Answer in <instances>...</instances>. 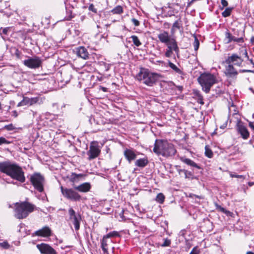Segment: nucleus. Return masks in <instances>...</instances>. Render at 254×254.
Listing matches in <instances>:
<instances>
[{
  "label": "nucleus",
  "mask_w": 254,
  "mask_h": 254,
  "mask_svg": "<svg viewBox=\"0 0 254 254\" xmlns=\"http://www.w3.org/2000/svg\"><path fill=\"white\" fill-rule=\"evenodd\" d=\"M0 171L21 183L25 181L24 172L21 167L16 163H12L10 161L1 162Z\"/></svg>",
  "instance_id": "f257e3e1"
},
{
  "label": "nucleus",
  "mask_w": 254,
  "mask_h": 254,
  "mask_svg": "<svg viewBox=\"0 0 254 254\" xmlns=\"http://www.w3.org/2000/svg\"><path fill=\"white\" fill-rule=\"evenodd\" d=\"M153 151L157 154L162 155L165 157L174 156L176 150L173 144L168 142L167 140H156Z\"/></svg>",
  "instance_id": "f03ea898"
},
{
  "label": "nucleus",
  "mask_w": 254,
  "mask_h": 254,
  "mask_svg": "<svg viewBox=\"0 0 254 254\" xmlns=\"http://www.w3.org/2000/svg\"><path fill=\"white\" fill-rule=\"evenodd\" d=\"M160 77V74L145 68L141 69L136 76L138 80L149 86H152Z\"/></svg>",
  "instance_id": "7ed1b4c3"
},
{
  "label": "nucleus",
  "mask_w": 254,
  "mask_h": 254,
  "mask_svg": "<svg viewBox=\"0 0 254 254\" xmlns=\"http://www.w3.org/2000/svg\"><path fill=\"white\" fill-rule=\"evenodd\" d=\"M34 205L28 202L16 203L14 208V216L19 219L26 218L34 211Z\"/></svg>",
  "instance_id": "20e7f679"
},
{
  "label": "nucleus",
  "mask_w": 254,
  "mask_h": 254,
  "mask_svg": "<svg viewBox=\"0 0 254 254\" xmlns=\"http://www.w3.org/2000/svg\"><path fill=\"white\" fill-rule=\"evenodd\" d=\"M198 81L202 87V89L208 93L211 87L216 82L214 76L210 73H203L198 78Z\"/></svg>",
  "instance_id": "39448f33"
},
{
  "label": "nucleus",
  "mask_w": 254,
  "mask_h": 254,
  "mask_svg": "<svg viewBox=\"0 0 254 254\" xmlns=\"http://www.w3.org/2000/svg\"><path fill=\"white\" fill-rule=\"evenodd\" d=\"M30 181L35 189L40 192L43 191L45 179L43 176L39 173H35L31 176Z\"/></svg>",
  "instance_id": "423d86ee"
},
{
  "label": "nucleus",
  "mask_w": 254,
  "mask_h": 254,
  "mask_svg": "<svg viewBox=\"0 0 254 254\" xmlns=\"http://www.w3.org/2000/svg\"><path fill=\"white\" fill-rule=\"evenodd\" d=\"M60 188L62 193L65 198L74 201L80 200V195L73 189L64 188L63 186H61Z\"/></svg>",
  "instance_id": "0eeeda50"
},
{
  "label": "nucleus",
  "mask_w": 254,
  "mask_h": 254,
  "mask_svg": "<svg viewBox=\"0 0 254 254\" xmlns=\"http://www.w3.org/2000/svg\"><path fill=\"white\" fill-rule=\"evenodd\" d=\"M42 60L38 57H29L23 61V64L32 69L40 67L42 64Z\"/></svg>",
  "instance_id": "6e6552de"
},
{
  "label": "nucleus",
  "mask_w": 254,
  "mask_h": 254,
  "mask_svg": "<svg viewBox=\"0 0 254 254\" xmlns=\"http://www.w3.org/2000/svg\"><path fill=\"white\" fill-rule=\"evenodd\" d=\"M100 153V149L97 142H92L90 146L89 150L87 152L88 160H91L97 157Z\"/></svg>",
  "instance_id": "1a4fd4ad"
},
{
  "label": "nucleus",
  "mask_w": 254,
  "mask_h": 254,
  "mask_svg": "<svg viewBox=\"0 0 254 254\" xmlns=\"http://www.w3.org/2000/svg\"><path fill=\"white\" fill-rule=\"evenodd\" d=\"M68 214L69 215V219L72 222L75 230H78L80 228V216L77 215L75 211L72 208L69 209Z\"/></svg>",
  "instance_id": "9d476101"
},
{
  "label": "nucleus",
  "mask_w": 254,
  "mask_h": 254,
  "mask_svg": "<svg viewBox=\"0 0 254 254\" xmlns=\"http://www.w3.org/2000/svg\"><path fill=\"white\" fill-rule=\"evenodd\" d=\"M37 248L42 254H57L56 251L46 244H38L37 245Z\"/></svg>",
  "instance_id": "9b49d317"
},
{
  "label": "nucleus",
  "mask_w": 254,
  "mask_h": 254,
  "mask_svg": "<svg viewBox=\"0 0 254 254\" xmlns=\"http://www.w3.org/2000/svg\"><path fill=\"white\" fill-rule=\"evenodd\" d=\"M243 62V60L242 58L236 54H233L231 56L228 57L225 61L227 64H233L238 66H241Z\"/></svg>",
  "instance_id": "f8f14e48"
},
{
  "label": "nucleus",
  "mask_w": 254,
  "mask_h": 254,
  "mask_svg": "<svg viewBox=\"0 0 254 254\" xmlns=\"http://www.w3.org/2000/svg\"><path fill=\"white\" fill-rule=\"evenodd\" d=\"M237 130L241 134L244 139H247L249 136V132L247 127L244 126L243 123L239 122L237 125Z\"/></svg>",
  "instance_id": "ddd939ff"
},
{
  "label": "nucleus",
  "mask_w": 254,
  "mask_h": 254,
  "mask_svg": "<svg viewBox=\"0 0 254 254\" xmlns=\"http://www.w3.org/2000/svg\"><path fill=\"white\" fill-rule=\"evenodd\" d=\"M51 230L48 227H44L42 229L36 231L32 234L33 236H38L44 237L50 236Z\"/></svg>",
  "instance_id": "4468645a"
},
{
  "label": "nucleus",
  "mask_w": 254,
  "mask_h": 254,
  "mask_svg": "<svg viewBox=\"0 0 254 254\" xmlns=\"http://www.w3.org/2000/svg\"><path fill=\"white\" fill-rule=\"evenodd\" d=\"M74 52L78 57L82 59L86 60L88 58V52L87 49L84 47L81 46L76 48Z\"/></svg>",
  "instance_id": "2eb2a0df"
},
{
  "label": "nucleus",
  "mask_w": 254,
  "mask_h": 254,
  "mask_svg": "<svg viewBox=\"0 0 254 254\" xmlns=\"http://www.w3.org/2000/svg\"><path fill=\"white\" fill-rule=\"evenodd\" d=\"M225 73L227 77H232L236 76L238 74V72L233 65L229 64L225 67Z\"/></svg>",
  "instance_id": "dca6fc26"
},
{
  "label": "nucleus",
  "mask_w": 254,
  "mask_h": 254,
  "mask_svg": "<svg viewBox=\"0 0 254 254\" xmlns=\"http://www.w3.org/2000/svg\"><path fill=\"white\" fill-rule=\"evenodd\" d=\"M158 38L162 43L165 44L170 42L172 40L175 39L173 38H171L169 35L168 32L165 31H163L162 32L158 34Z\"/></svg>",
  "instance_id": "f3484780"
},
{
  "label": "nucleus",
  "mask_w": 254,
  "mask_h": 254,
  "mask_svg": "<svg viewBox=\"0 0 254 254\" xmlns=\"http://www.w3.org/2000/svg\"><path fill=\"white\" fill-rule=\"evenodd\" d=\"M167 46V50L175 51L177 54L179 52V49L175 39L171 40L170 42L165 44Z\"/></svg>",
  "instance_id": "a211bd4d"
},
{
  "label": "nucleus",
  "mask_w": 254,
  "mask_h": 254,
  "mask_svg": "<svg viewBox=\"0 0 254 254\" xmlns=\"http://www.w3.org/2000/svg\"><path fill=\"white\" fill-rule=\"evenodd\" d=\"M112 243L111 240L107 239L103 237L101 242V248L105 254H108L109 246Z\"/></svg>",
  "instance_id": "6ab92c4d"
},
{
  "label": "nucleus",
  "mask_w": 254,
  "mask_h": 254,
  "mask_svg": "<svg viewBox=\"0 0 254 254\" xmlns=\"http://www.w3.org/2000/svg\"><path fill=\"white\" fill-rule=\"evenodd\" d=\"M75 190L80 192H86L90 190L91 185L89 183H84L74 187Z\"/></svg>",
  "instance_id": "aec40b11"
},
{
  "label": "nucleus",
  "mask_w": 254,
  "mask_h": 254,
  "mask_svg": "<svg viewBox=\"0 0 254 254\" xmlns=\"http://www.w3.org/2000/svg\"><path fill=\"white\" fill-rule=\"evenodd\" d=\"M124 155L127 159L130 162L135 159L136 155L133 151L130 149H126L124 151Z\"/></svg>",
  "instance_id": "412c9836"
},
{
  "label": "nucleus",
  "mask_w": 254,
  "mask_h": 254,
  "mask_svg": "<svg viewBox=\"0 0 254 254\" xmlns=\"http://www.w3.org/2000/svg\"><path fill=\"white\" fill-rule=\"evenodd\" d=\"M148 163V160L147 158H140L135 162V166L141 168L145 167Z\"/></svg>",
  "instance_id": "4be33fe9"
},
{
  "label": "nucleus",
  "mask_w": 254,
  "mask_h": 254,
  "mask_svg": "<svg viewBox=\"0 0 254 254\" xmlns=\"http://www.w3.org/2000/svg\"><path fill=\"white\" fill-rule=\"evenodd\" d=\"M181 161L188 165L195 167L198 169H200L199 166H198L197 164H196L194 162L190 159L182 158Z\"/></svg>",
  "instance_id": "5701e85b"
},
{
  "label": "nucleus",
  "mask_w": 254,
  "mask_h": 254,
  "mask_svg": "<svg viewBox=\"0 0 254 254\" xmlns=\"http://www.w3.org/2000/svg\"><path fill=\"white\" fill-rule=\"evenodd\" d=\"M215 205L216 208L218 210L225 213L227 216H230V217H234V215L233 212H232L230 211L227 210L224 208H223V207H221L220 205H218L217 203H215Z\"/></svg>",
  "instance_id": "b1692460"
},
{
  "label": "nucleus",
  "mask_w": 254,
  "mask_h": 254,
  "mask_svg": "<svg viewBox=\"0 0 254 254\" xmlns=\"http://www.w3.org/2000/svg\"><path fill=\"white\" fill-rule=\"evenodd\" d=\"M23 99L26 105H32L36 103L39 100V99L37 97H34L31 98H29L28 97H24Z\"/></svg>",
  "instance_id": "393cba45"
},
{
  "label": "nucleus",
  "mask_w": 254,
  "mask_h": 254,
  "mask_svg": "<svg viewBox=\"0 0 254 254\" xmlns=\"http://www.w3.org/2000/svg\"><path fill=\"white\" fill-rule=\"evenodd\" d=\"M182 25V21L181 18H180L179 19L177 20L173 23L172 27L171 28V33L174 34L176 31V29H180V27Z\"/></svg>",
  "instance_id": "a878e982"
},
{
  "label": "nucleus",
  "mask_w": 254,
  "mask_h": 254,
  "mask_svg": "<svg viewBox=\"0 0 254 254\" xmlns=\"http://www.w3.org/2000/svg\"><path fill=\"white\" fill-rule=\"evenodd\" d=\"M168 65L175 72L179 74H183V71L182 70L178 68L175 64L171 62L170 61H168Z\"/></svg>",
  "instance_id": "bb28decb"
},
{
  "label": "nucleus",
  "mask_w": 254,
  "mask_h": 254,
  "mask_svg": "<svg viewBox=\"0 0 254 254\" xmlns=\"http://www.w3.org/2000/svg\"><path fill=\"white\" fill-rule=\"evenodd\" d=\"M11 30V27H8L4 28H0V35L2 38L5 40V37L3 35H7Z\"/></svg>",
  "instance_id": "cd10ccee"
},
{
  "label": "nucleus",
  "mask_w": 254,
  "mask_h": 254,
  "mask_svg": "<svg viewBox=\"0 0 254 254\" xmlns=\"http://www.w3.org/2000/svg\"><path fill=\"white\" fill-rule=\"evenodd\" d=\"M123 12V7L120 5H118L111 10V12L113 14H120Z\"/></svg>",
  "instance_id": "c85d7f7f"
},
{
  "label": "nucleus",
  "mask_w": 254,
  "mask_h": 254,
  "mask_svg": "<svg viewBox=\"0 0 254 254\" xmlns=\"http://www.w3.org/2000/svg\"><path fill=\"white\" fill-rule=\"evenodd\" d=\"M130 38L132 39V41L135 46L139 47L141 45V43L136 36L132 35L130 37Z\"/></svg>",
  "instance_id": "c756f323"
},
{
  "label": "nucleus",
  "mask_w": 254,
  "mask_h": 254,
  "mask_svg": "<svg viewBox=\"0 0 254 254\" xmlns=\"http://www.w3.org/2000/svg\"><path fill=\"white\" fill-rule=\"evenodd\" d=\"M233 7H227L222 13V15L224 17H227L230 15L232 11Z\"/></svg>",
  "instance_id": "7c9ffc66"
},
{
  "label": "nucleus",
  "mask_w": 254,
  "mask_h": 254,
  "mask_svg": "<svg viewBox=\"0 0 254 254\" xmlns=\"http://www.w3.org/2000/svg\"><path fill=\"white\" fill-rule=\"evenodd\" d=\"M165 199L164 194L162 193H159L157 194L156 197V200L159 203H163Z\"/></svg>",
  "instance_id": "2f4dec72"
},
{
  "label": "nucleus",
  "mask_w": 254,
  "mask_h": 254,
  "mask_svg": "<svg viewBox=\"0 0 254 254\" xmlns=\"http://www.w3.org/2000/svg\"><path fill=\"white\" fill-rule=\"evenodd\" d=\"M83 175L81 174H77L75 173H72L70 176V181L71 182H74L80 177H82Z\"/></svg>",
  "instance_id": "473e14b6"
},
{
  "label": "nucleus",
  "mask_w": 254,
  "mask_h": 254,
  "mask_svg": "<svg viewBox=\"0 0 254 254\" xmlns=\"http://www.w3.org/2000/svg\"><path fill=\"white\" fill-rule=\"evenodd\" d=\"M119 236V233L117 231H113L111 232H110L106 235L104 236V237L107 238V239H109V238L111 237H116Z\"/></svg>",
  "instance_id": "72a5a7b5"
},
{
  "label": "nucleus",
  "mask_w": 254,
  "mask_h": 254,
  "mask_svg": "<svg viewBox=\"0 0 254 254\" xmlns=\"http://www.w3.org/2000/svg\"><path fill=\"white\" fill-rule=\"evenodd\" d=\"M225 35L227 43H230L232 41V38L233 36H232L230 32L228 31L226 32Z\"/></svg>",
  "instance_id": "f704fd0d"
},
{
  "label": "nucleus",
  "mask_w": 254,
  "mask_h": 254,
  "mask_svg": "<svg viewBox=\"0 0 254 254\" xmlns=\"http://www.w3.org/2000/svg\"><path fill=\"white\" fill-rule=\"evenodd\" d=\"M205 154L209 158H212L213 155L212 151L207 146L205 147Z\"/></svg>",
  "instance_id": "c9c22d12"
},
{
  "label": "nucleus",
  "mask_w": 254,
  "mask_h": 254,
  "mask_svg": "<svg viewBox=\"0 0 254 254\" xmlns=\"http://www.w3.org/2000/svg\"><path fill=\"white\" fill-rule=\"evenodd\" d=\"M0 247L4 249H8L10 248V245L7 243V241L0 243Z\"/></svg>",
  "instance_id": "e433bc0d"
},
{
  "label": "nucleus",
  "mask_w": 254,
  "mask_h": 254,
  "mask_svg": "<svg viewBox=\"0 0 254 254\" xmlns=\"http://www.w3.org/2000/svg\"><path fill=\"white\" fill-rule=\"evenodd\" d=\"M199 42L196 37L194 36V41L193 42V47L195 51H197L199 48Z\"/></svg>",
  "instance_id": "4c0bfd02"
},
{
  "label": "nucleus",
  "mask_w": 254,
  "mask_h": 254,
  "mask_svg": "<svg viewBox=\"0 0 254 254\" xmlns=\"http://www.w3.org/2000/svg\"><path fill=\"white\" fill-rule=\"evenodd\" d=\"M4 128L7 130H12L14 129L15 128L13 126L12 124H9V125L5 126L4 127Z\"/></svg>",
  "instance_id": "58836bf2"
},
{
  "label": "nucleus",
  "mask_w": 254,
  "mask_h": 254,
  "mask_svg": "<svg viewBox=\"0 0 254 254\" xmlns=\"http://www.w3.org/2000/svg\"><path fill=\"white\" fill-rule=\"evenodd\" d=\"M10 142L3 137H0V145L3 144H9Z\"/></svg>",
  "instance_id": "ea45409f"
},
{
  "label": "nucleus",
  "mask_w": 254,
  "mask_h": 254,
  "mask_svg": "<svg viewBox=\"0 0 254 254\" xmlns=\"http://www.w3.org/2000/svg\"><path fill=\"white\" fill-rule=\"evenodd\" d=\"M171 244V241L169 239H165L163 243L161 245L162 247H165L169 246Z\"/></svg>",
  "instance_id": "a19ab883"
},
{
  "label": "nucleus",
  "mask_w": 254,
  "mask_h": 254,
  "mask_svg": "<svg viewBox=\"0 0 254 254\" xmlns=\"http://www.w3.org/2000/svg\"><path fill=\"white\" fill-rule=\"evenodd\" d=\"M190 254H200V251L197 250V247H194Z\"/></svg>",
  "instance_id": "79ce46f5"
},
{
  "label": "nucleus",
  "mask_w": 254,
  "mask_h": 254,
  "mask_svg": "<svg viewBox=\"0 0 254 254\" xmlns=\"http://www.w3.org/2000/svg\"><path fill=\"white\" fill-rule=\"evenodd\" d=\"M88 9L89 10L92 11L94 13H97V9L94 7V6L93 4H90L89 5Z\"/></svg>",
  "instance_id": "37998d69"
},
{
  "label": "nucleus",
  "mask_w": 254,
  "mask_h": 254,
  "mask_svg": "<svg viewBox=\"0 0 254 254\" xmlns=\"http://www.w3.org/2000/svg\"><path fill=\"white\" fill-rule=\"evenodd\" d=\"M195 94H196V95H197L198 96V100H200L199 103L201 104H203V102L202 101V100H203L202 96L200 94L199 92L196 91L195 93Z\"/></svg>",
  "instance_id": "c03bdc74"
},
{
  "label": "nucleus",
  "mask_w": 254,
  "mask_h": 254,
  "mask_svg": "<svg viewBox=\"0 0 254 254\" xmlns=\"http://www.w3.org/2000/svg\"><path fill=\"white\" fill-rule=\"evenodd\" d=\"M173 55V51L171 50H166L165 55L167 58L171 57Z\"/></svg>",
  "instance_id": "a18cd8bd"
},
{
  "label": "nucleus",
  "mask_w": 254,
  "mask_h": 254,
  "mask_svg": "<svg viewBox=\"0 0 254 254\" xmlns=\"http://www.w3.org/2000/svg\"><path fill=\"white\" fill-rule=\"evenodd\" d=\"M188 196L189 197H190V198H194V197L195 198H198L199 199H202V197L201 196L197 195H195V194H193V193H190L189 195H188Z\"/></svg>",
  "instance_id": "49530a36"
},
{
  "label": "nucleus",
  "mask_w": 254,
  "mask_h": 254,
  "mask_svg": "<svg viewBox=\"0 0 254 254\" xmlns=\"http://www.w3.org/2000/svg\"><path fill=\"white\" fill-rule=\"evenodd\" d=\"M221 3L223 5V7L221 8V9H222L224 7L227 6L228 4L226 0H221Z\"/></svg>",
  "instance_id": "de8ad7c7"
},
{
  "label": "nucleus",
  "mask_w": 254,
  "mask_h": 254,
  "mask_svg": "<svg viewBox=\"0 0 254 254\" xmlns=\"http://www.w3.org/2000/svg\"><path fill=\"white\" fill-rule=\"evenodd\" d=\"M131 21L133 23V24L134 25V26H139V22L138 20L135 19V18H132L131 19Z\"/></svg>",
  "instance_id": "09e8293b"
},
{
  "label": "nucleus",
  "mask_w": 254,
  "mask_h": 254,
  "mask_svg": "<svg viewBox=\"0 0 254 254\" xmlns=\"http://www.w3.org/2000/svg\"><path fill=\"white\" fill-rule=\"evenodd\" d=\"M178 172H179V174H181V173H184L185 174V177L186 178L187 177L188 171H187L185 169H180L178 170Z\"/></svg>",
  "instance_id": "8fccbe9b"
},
{
  "label": "nucleus",
  "mask_w": 254,
  "mask_h": 254,
  "mask_svg": "<svg viewBox=\"0 0 254 254\" xmlns=\"http://www.w3.org/2000/svg\"><path fill=\"white\" fill-rule=\"evenodd\" d=\"M236 42L237 43H243L244 39L243 37L237 38L236 39Z\"/></svg>",
  "instance_id": "3c124183"
},
{
  "label": "nucleus",
  "mask_w": 254,
  "mask_h": 254,
  "mask_svg": "<svg viewBox=\"0 0 254 254\" xmlns=\"http://www.w3.org/2000/svg\"><path fill=\"white\" fill-rule=\"evenodd\" d=\"M230 176L232 177V178H243V176L242 175H236V174H230Z\"/></svg>",
  "instance_id": "603ef678"
},
{
  "label": "nucleus",
  "mask_w": 254,
  "mask_h": 254,
  "mask_svg": "<svg viewBox=\"0 0 254 254\" xmlns=\"http://www.w3.org/2000/svg\"><path fill=\"white\" fill-rule=\"evenodd\" d=\"M241 72H253L254 73V71L252 70H249V69H243L241 70Z\"/></svg>",
  "instance_id": "864d4df0"
},
{
  "label": "nucleus",
  "mask_w": 254,
  "mask_h": 254,
  "mask_svg": "<svg viewBox=\"0 0 254 254\" xmlns=\"http://www.w3.org/2000/svg\"><path fill=\"white\" fill-rule=\"evenodd\" d=\"M24 105H26L25 104V102H24V99L21 102H20L18 103V104L17 105V106L18 107L22 106H24Z\"/></svg>",
  "instance_id": "5fc2aeb1"
},
{
  "label": "nucleus",
  "mask_w": 254,
  "mask_h": 254,
  "mask_svg": "<svg viewBox=\"0 0 254 254\" xmlns=\"http://www.w3.org/2000/svg\"><path fill=\"white\" fill-rule=\"evenodd\" d=\"M100 89L101 90H102L104 92H107V88L105 87L100 86Z\"/></svg>",
  "instance_id": "6e6d98bb"
},
{
  "label": "nucleus",
  "mask_w": 254,
  "mask_h": 254,
  "mask_svg": "<svg viewBox=\"0 0 254 254\" xmlns=\"http://www.w3.org/2000/svg\"><path fill=\"white\" fill-rule=\"evenodd\" d=\"M249 126L250 127L254 129V123L253 122H250L249 123Z\"/></svg>",
  "instance_id": "4d7b16f0"
},
{
  "label": "nucleus",
  "mask_w": 254,
  "mask_h": 254,
  "mask_svg": "<svg viewBox=\"0 0 254 254\" xmlns=\"http://www.w3.org/2000/svg\"><path fill=\"white\" fill-rule=\"evenodd\" d=\"M12 113H13V116L14 117H16L18 116V114H17V112L16 111H13L12 112Z\"/></svg>",
  "instance_id": "13d9d810"
},
{
  "label": "nucleus",
  "mask_w": 254,
  "mask_h": 254,
  "mask_svg": "<svg viewBox=\"0 0 254 254\" xmlns=\"http://www.w3.org/2000/svg\"><path fill=\"white\" fill-rule=\"evenodd\" d=\"M251 42L252 44H254V36L251 37Z\"/></svg>",
  "instance_id": "bf43d9fd"
},
{
  "label": "nucleus",
  "mask_w": 254,
  "mask_h": 254,
  "mask_svg": "<svg viewBox=\"0 0 254 254\" xmlns=\"http://www.w3.org/2000/svg\"><path fill=\"white\" fill-rule=\"evenodd\" d=\"M236 37L233 36V38H232V41L236 42Z\"/></svg>",
  "instance_id": "052dcab7"
},
{
  "label": "nucleus",
  "mask_w": 254,
  "mask_h": 254,
  "mask_svg": "<svg viewBox=\"0 0 254 254\" xmlns=\"http://www.w3.org/2000/svg\"><path fill=\"white\" fill-rule=\"evenodd\" d=\"M250 62L253 65V66L254 67V62H253V61L252 59H251V60H250Z\"/></svg>",
  "instance_id": "680f3d73"
},
{
  "label": "nucleus",
  "mask_w": 254,
  "mask_h": 254,
  "mask_svg": "<svg viewBox=\"0 0 254 254\" xmlns=\"http://www.w3.org/2000/svg\"><path fill=\"white\" fill-rule=\"evenodd\" d=\"M246 254H254V253L252 252L249 251L246 253Z\"/></svg>",
  "instance_id": "e2e57ef3"
},
{
  "label": "nucleus",
  "mask_w": 254,
  "mask_h": 254,
  "mask_svg": "<svg viewBox=\"0 0 254 254\" xmlns=\"http://www.w3.org/2000/svg\"><path fill=\"white\" fill-rule=\"evenodd\" d=\"M226 127V125H224L221 126L220 127L221 128H224Z\"/></svg>",
  "instance_id": "0e129e2a"
},
{
  "label": "nucleus",
  "mask_w": 254,
  "mask_h": 254,
  "mask_svg": "<svg viewBox=\"0 0 254 254\" xmlns=\"http://www.w3.org/2000/svg\"><path fill=\"white\" fill-rule=\"evenodd\" d=\"M245 55H246L247 57H248V53L246 51H245Z\"/></svg>",
  "instance_id": "69168bd1"
}]
</instances>
